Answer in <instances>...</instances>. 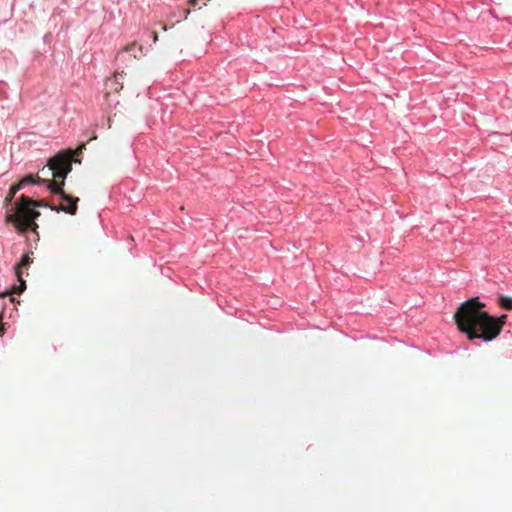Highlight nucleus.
<instances>
[{
    "mask_svg": "<svg viewBox=\"0 0 512 512\" xmlns=\"http://www.w3.org/2000/svg\"><path fill=\"white\" fill-rule=\"evenodd\" d=\"M485 304L473 297L463 302L454 313V320L458 329L467 335L469 340L482 339L491 341L495 339L506 323L507 315L498 318L490 316L483 310Z\"/></svg>",
    "mask_w": 512,
    "mask_h": 512,
    "instance_id": "f257e3e1",
    "label": "nucleus"
},
{
    "mask_svg": "<svg viewBox=\"0 0 512 512\" xmlns=\"http://www.w3.org/2000/svg\"><path fill=\"white\" fill-rule=\"evenodd\" d=\"M71 161V153H58L49 159L47 173H51L54 179L48 182V189L53 194L58 195L60 200L65 203L58 206H50L51 210L75 215L78 210L79 198L64 191V179L72 169Z\"/></svg>",
    "mask_w": 512,
    "mask_h": 512,
    "instance_id": "f03ea898",
    "label": "nucleus"
},
{
    "mask_svg": "<svg viewBox=\"0 0 512 512\" xmlns=\"http://www.w3.org/2000/svg\"><path fill=\"white\" fill-rule=\"evenodd\" d=\"M51 205L43 200H33L25 195H21L15 203V207L11 212L7 213L6 222L12 223L17 231L21 234L28 230L36 231L38 225L36 219L40 216V212L36 207H49Z\"/></svg>",
    "mask_w": 512,
    "mask_h": 512,
    "instance_id": "7ed1b4c3",
    "label": "nucleus"
},
{
    "mask_svg": "<svg viewBox=\"0 0 512 512\" xmlns=\"http://www.w3.org/2000/svg\"><path fill=\"white\" fill-rule=\"evenodd\" d=\"M32 254H33L32 252L24 254L21 261L15 266V274L18 278V281L20 282L19 287L18 288L15 287L13 289V292H15V293H21L26 288L25 281L22 278V276H23L22 269L27 268L32 263V258H31Z\"/></svg>",
    "mask_w": 512,
    "mask_h": 512,
    "instance_id": "20e7f679",
    "label": "nucleus"
},
{
    "mask_svg": "<svg viewBox=\"0 0 512 512\" xmlns=\"http://www.w3.org/2000/svg\"><path fill=\"white\" fill-rule=\"evenodd\" d=\"M128 54L131 58L139 59L143 56V46L133 42L126 45L120 52H118L116 59L125 60V55Z\"/></svg>",
    "mask_w": 512,
    "mask_h": 512,
    "instance_id": "39448f33",
    "label": "nucleus"
},
{
    "mask_svg": "<svg viewBox=\"0 0 512 512\" xmlns=\"http://www.w3.org/2000/svg\"><path fill=\"white\" fill-rule=\"evenodd\" d=\"M124 72L115 73L111 78L106 80V96H108L111 92H119L123 88V79Z\"/></svg>",
    "mask_w": 512,
    "mask_h": 512,
    "instance_id": "423d86ee",
    "label": "nucleus"
},
{
    "mask_svg": "<svg viewBox=\"0 0 512 512\" xmlns=\"http://www.w3.org/2000/svg\"><path fill=\"white\" fill-rule=\"evenodd\" d=\"M49 181L50 180H48L46 178H41L39 175L29 174V175H26L24 178H22L18 182V184H21V188H23L26 184H35V185L46 184L48 186Z\"/></svg>",
    "mask_w": 512,
    "mask_h": 512,
    "instance_id": "0eeeda50",
    "label": "nucleus"
},
{
    "mask_svg": "<svg viewBox=\"0 0 512 512\" xmlns=\"http://www.w3.org/2000/svg\"><path fill=\"white\" fill-rule=\"evenodd\" d=\"M20 189H22V188H21V184H18V183H17V184H15V185H12V186L10 187V189H9V191H8V193H7V195H6V197H5V201H4V202H5L6 204L10 203V202L13 200V198L15 197L16 193H17Z\"/></svg>",
    "mask_w": 512,
    "mask_h": 512,
    "instance_id": "6e6552de",
    "label": "nucleus"
},
{
    "mask_svg": "<svg viewBox=\"0 0 512 512\" xmlns=\"http://www.w3.org/2000/svg\"><path fill=\"white\" fill-rule=\"evenodd\" d=\"M499 305L505 310H512V298L507 296H500Z\"/></svg>",
    "mask_w": 512,
    "mask_h": 512,
    "instance_id": "1a4fd4ad",
    "label": "nucleus"
},
{
    "mask_svg": "<svg viewBox=\"0 0 512 512\" xmlns=\"http://www.w3.org/2000/svg\"><path fill=\"white\" fill-rule=\"evenodd\" d=\"M40 172L43 174V176H48L51 174V173H47V170L45 168H42Z\"/></svg>",
    "mask_w": 512,
    "mask_h": 512,
    "instance_id": "9d476101",
    "label": "nucleus"
},
{
    "mask_svg": "<svg viewBox=\"0 0 512 512\" xmlns=\"http://www.w3.org/2000/svg\"><path fill=\"white\" fill-rule=\"evenodd\" d=\"M152 34H153V39H154V41H157V39H158V34H157V32H153Z\"/></svg>",
    "mask_w": 512,
    "mask_h": 512,
    "instance_id": "9b49d317",
    "label": "nucleus"
},
{
    "mask_svg": "<svg viewBox=\"0 0 512 512\" xmlns=\"http://www.w3.org/2000/svg\"><path fill=\"white\" fill-rule=\"evenodd\" d=\"M3 333H4V329H3L2 325H0V335H3Z\"/></svg>",
    "mask_w": 512,
    "mask_h": 512,
    "instance_id": "f8f14e48",
    "label": "nucleus"
}]
</instances>
